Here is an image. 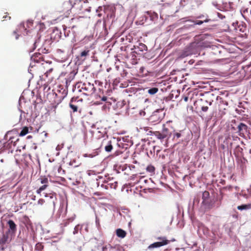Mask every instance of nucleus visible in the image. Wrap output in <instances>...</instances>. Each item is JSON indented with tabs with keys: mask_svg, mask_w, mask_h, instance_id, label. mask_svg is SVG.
Returning <instances> with one entry per match:
<instances>
[{
	"mask_svg": "<svg viewBox=\"0 0 251 251\" xmlns=\"http://www.w3.org/2000/svg\"><path fill=\"white\" fill-rule=\"evenodd\" d=\"M46 200L40 199L37 202L38 205L43 206V209L46 211L54 212L55 209V203L57 199L55 193L45 195Z\"/></svg>",
	"mask_w": 251,
	"mask_h": 251,
	"instance_id": "nucleus-1",
	"label": "nucleus"
},
{
	"mask_svg": "<svg viewBox=\"0 0 251 251\" xmlns=\"http://www.w3.org/2000/svg\"><path fill=\"white\" fill-rule=\"evenodd\" d=\"M214 96L213 94L208 93L196 102L199 103L202 111L206 112L208 109V105H211L213 101V98Z\"/></svg>",
	"mask_w": 251,
	"mask_h": 251,
	"instance_id": "nucleus-2",
	"label": "nucleus"
},
{
	"mask_svg": "<svg viewBox=\"0 0 251 251\" xmlns=\"http://www.w3.org/2000/svg\"><path fill=\"white\" fill-rule=\"evenodd\" d=\"M80 91H82L84 95L90 96L95 93L96 88L94 84L90 82H85L82 85Z\"/></svg>",
	"mask_w": 251,
	"mask_h": 251,
	"instance_id": "nucleus-3",
	"label": "nucleus"
},
{
	"mask_svg": "<svg viewBox=\"0 0 251 251\" xmlns=\"http://www.w3.org/2000/svg\"><path fill=\"white\" fill-rule=\"evenodd\" d=\"M73 7L72 3L70 1H65L59 8V12L63 14L65 17H68Z\"/></svg>",
	"mask_w": 251,
	"mask_h": 251,
	"instance_id": "nucleus-4",
	"label": "nucleus"
},
{
	"mask_svg": "<svg viewBox=\"0 0 251 251\" xmlns=\"http://www.w3.org/2000/svg\"><path fill=\"white\" fill-rule=\"evenodd\" d=\"M172 121H168L166 122V124H164L163 126L162 132L167 138V140L171 137L173 133V129L172 128V127L170 125Z\"/></svg>",
	"mask_w": 251,
	"mask_h": 251,
	"instance_id": "nucleus-5",
	"label": "nucleus"
},
{
	"mask_svg": "<svg viewBox=\"0 0 251 251\" xmlns=\"http://www.w3.org/2000/svg\"><path fill=\"white\" fill-rule=\"evenodd\" d=\"M54 93L60 99H63L67 95L68 91L63 86L59 85L54 90Z\"/></svg>",
	"mask_w": 251,
	"mask_h": 251,
	"instance_id": "nucleus-6",
	"label": "nucleus"
},
{
	"mask_svg": "<svg viewBox=\"0 0 251 251\" xmlns=\"http://www.w3.org/2000/svg\"><path fill=\"white\" fill-rule=\"evenodd\" d=\"M10 232V230H7L5 233H3L0 238V248L1 250H4L5 245L9 242V235Z\"/></svg>",
	"mask_w": 251,
	"mask_h": 251,
	"instance_id": "nucleus-7",
	"label": "nucleus"
},
{
	"mask_svg": "<svg viewBox=\"0 0 251 251\" xmlns=\"http://www.w3.org/2000/svg\"><path fill=\"white\" fill-rule=\"evenodd\" d=\"M26 44L27 46H30L29 50L30 51H33L37 47L38 42L35 38L27 37L26 39Z\"/></svg>",
	"mask_w": 251,
	"mask_h": 251,
	"instance_id": "nucleus-8",
	"label": "nucleus"
},
{
	"mask_svg": "<svg viewBox=\"0 0 251 251\" xmlns=\"http://www.w3.org/2000/svg\"><path fill=\"white\" fill-rule=\"evenodd\" d=\"M163 109L157 110L154 111L151 116V120L152 122H159L163 117L162 114H160V112H163ZM163 115H164V114L163 113Z\"/></svg>",
	"mask_w": 251,
	"mask_h": 251,
	"instance_id": "nucleus-9",
	"label": "nucleus"
},
{
	"mask_svg": "<svg viewBox=\"0 0 251 251\" xmlns=\"http://www.w3.org/2000/svg\"><path fill=\"white\" fill-rule=\"evenodd\" d=\"M147 46L142 43H138V45H135L134 46V49L135 50L134 51H132V52H135L136 54H142V52L144 51H146L147 50ZM133 50V49H132V50Z\"/></svg>",
	"mask_w": 251,
	"mask_h": 251,
	"instance_id": "nucleus-10",
	"label": "nucleus"
},
{
	"mask_svg": "<svg viewBox=\"0 0 251 251\" xmlns=\"http://www.w3.org/2000/svg\"><path fill=\"white\" fill-rule=\"evenodd\" d=\"M237 129L239 135L241 136H243L247 133L248 126L246 124L241 123L238 125Z\"/></svg>",
	"mask_w": 251,
	"mask_h": 251,
	"instance_id": "nucleus-11",
	"label": "nucleus"
},
{
	"mask_svg": "<svg viewBox=\"0 0 251 251\" xmlns=\"http://www.w3.org/2000/svg\"><path fill=\"white\" fill-rule=\"evenodd\" d=\"M158 239L161 240L162 241L161 242H157L152 244L149 247V248H158L167 245L169 243V241L167 240L165 237H159L158 238Z\"/></svg>",
	"mask_w": 251,
	"mask_h": 251,
	"instance_id": "nucleus-12",
	"label": "nucleus"
},
{
	"mask_svg": "<svg viewBox=\"0 0 251 251\" xmlns=\"http://www.w3.org/2000/svg\"><path fill=\"white\" fill-rule=\"evenodd\" d=\"M173 132V140L175 141H178V140L183 136V130L176 131L173 127H172Z\"/></svg>",
	"mask_w": 251,
	"mask_h": 251,
	"instance_id": "nucleus-13",
	"label": "nucleus"
},
{
	"mask_svg": "<svg viewBox=\"0 0 251 251\" xmlns=\"http://www.w3.org/2000/svg\"><path fill=\"white\" fill-rule=\"evenodd\" d=\"M102 251H122V249L119 246L112 247L108 244L102 248Z\"/></svg>",
	"mask_w": 251,
	"mask_h": 251,
	"instance_id": "nucleus-14",
	"label": "nucleus"
},
{
	"mask_svg": "<svg viewBox=\"0 0 251 251\" xmlns=\"http://www.w3.org/2000/svg\"><path fill=\"white\" fill-rule=\"evenodd\" d=\"M209 197V192H208L207 191H205L202 193V203L203 205H206L208 208H210V204H208V200Z\"/></svg>",
	"mask_w": 251,
	"mask_h": 251,
	"instance_id": "nucleus-15",
	"label": "nucleus"
},
{
	"mask_svg": "<svg viewBox=\"0 0 251 251\" xmlns=\"http://www.w3.org/2000/svg\"><path fill=\"white\" fill-rule=\"evenodd\" d=\"M89 52L90 50L88 48H87L80 53L79 55L77 57L79 59L84 60L86 57L89 55Z\"/></svg>",
	"mask_w": 251,
	"mask_h": 251,
	"instance_id": "nucleus-16",
	"label": "nucleus"
},
{
	"mask_svg": "<svg viewBox=\"0 0 251 251\" xmlns=\"http://www.w3.org/2000/svg\"><path fill=\"white\" fill-rule=\"evenodd\" d=\"M9 226L10 231L12 233H15L17 230V226L14 221L12 220H9L7 223Z\"/></svg>",
	"mask_w": 251,
	"mask_h": 251,
	"instance_id": "nucleus-17",
	"label": "nucleus"
},
{
	"mask_svg": "<svg viewBox=\"0 0 251 251\" xmlns=\"http://www.w3.org/2000/svg\"><path fill=\"white\" fill-rule=\"evenodd\" d=\"M83 101L82 99H79L78 97H73L71 99L70 103H72L75 105H79L80 107V102Z\"/></svg>",
	"mask_w": 251,
	"mask_h": 251,
	"instance_id": "nucleus-18",
	"label": "nucleus"
},
{
	"mask_svg": "<svg viewBox=\"0 0 251 251\" xmlns=\"http://www.w3.org/2000/svg\"><path fill=\"white\" fill-rule=\"evenodd\" d=\"M116 235L118 237L124 238L126 235V232L121 228H118L116 230Z\"/></svg>",
	"mask_w": 251,
	"mask_h": 251,
	"instance_id": "nucleus-19",
	"label": "nucleus"
},
{
	"mask_svg": "<svg viewBox=\"0 0 251 251\" xmlns=\"http://www.w3.org/2000/svg\"><path fill=\"white\" fill-rule=\"evenodd\" d=\"M153 135L158 139L160 140H163L164 139L166 138L165 136L164 135L163 133L160 131H154L153 132Z\"/></svg>",
	"mask_w": 251,
	"mask_h": 251,
	"instance_id": "nucleus-20",
	"label": "nucleus"
},
{
	"mask_svg": "<svg viewBox=\"0 0 251 251\" xmlns=\"http://www.w3.org/2000/svg\"><path fill=\"white\" fill-rule=\"evenodd\" d=\"M237 209L239 210H247L251 209V203L247 204H242L237 206Z\"/></svg>",
	"mask_w": 251,
	"mask_h": 251,
	"instance_id": "nucleus-21",
	"label": "nucleus"
},
{
	"mask_svg": "<svg viewBox=\"0 0 251 251\" xmlns=\"http://www.w3.org/2000/svg\"><path fill=\"white\" fill-rule=\"evenodd\" d=\"M107 183L106 189H108V186H109L110 188L114 189H116L118 186V182L117 181H114V182H109V181H107Z\"/></svg>",
	"mask_w": 251,
	"mask_h": 251,
	"instance_id": "nucleus-22",
	"label": "nucleus"
},
{
	"mask_svg": "<svg viewBox=\"0 0 251 251\" xmlns=\"http://www.w3.org/2000/svg\"><path fill=\"white\" fill-rule=\"evenodd\" d=\"M112 149L113 147L112 145L111 141H109L107 144L104 147L105 151L107 152H110L112 151Z\"/></svg>",
	"mask_w": 251,
	"mask_h": 251,
	"instance_id": "nucleus-23",
	"label": "nucleus"
},
{
	"mask_svg": "<svg viewBox=\"0 0 251 251\" xmlns=\"http://www.w3.org/2000/svg\"><path fill=\"white\" fill-rule=\"evenodd\" d=\"M48 186L49 183L43 184L42 186H41L36 190V193L38 194H40L41 192L45 190Z\"/></svg>",
	"mask_w": 251,
	"mask_h": 251,
	"instance_id": "nucleus-24",
	"label": "nucleus"
},
{
	"mask_svg": "<svg viewBox=\"0 0 251 251\" xmlns=\"http://www.w3.org/2000/svg\"><path fill=\"white\" fill-rule=\"evenodd\" d=\"M38 180L40 181V183L42 184L49 183V179L45 176H41Z\"/></svg>",
	"mask_w": 251,
	"mask_h": 251,
	"instance_id": "nucleus-25",
	"label": "nucleus"
},
{
	"mask_svg": "<svg viewBox=\"0 0 251 251\" xmlns=\"http://www.w3.org/2000/svg\"><path fill=\"white\" fill-rule=\"evenodd\" d=\"M29 132L28 127L27 126H25L22 129L21 132L19 134V135L21 136H23L27 134Z\"/></svg>",
	"mask_w": 251,
	"mask_h": 251,
	"instance_id": "nucleus-26",
	"label": "nucleus"
},
{
	"mask_svg": "<svg viewBox=\"0 0 251 251\" xmlns=\"http://www.w3.org/2000/svg\"><path fill=\"white\" fill-rule=\"evenodd\" d=\"M81 164V163L79 162L78 161L77 162L75 159H74L73 160L70 161L69 163V165L70 166H73L74 168L78 167Z\"/></svg>",
	"mask_w": 251,
	"mask_h": 251,
	"instance_id": "nucleus-27",
	"label": "nucleus"
},
{
	"mask_svg": "<svg viewBox=\"0 0 251 251\" xmlns=\"http://www.w3.org/2000/svg\"><path fill=\"white\" fill-rule=\"evenodd\" d=\"M158 91V89L156 87L151 88L148 90V93L151 95H153Z\"/></svg>",
	"mask_w": 251,
	"mask_h": 251,
	"instance_id": "nucleus-28",
	"label": "nucleus"
},
{
	"mask_svg": "<svg viewBox=\"0 0 251 251\" xmlns=\"http://www.w3.org/2000/svg\"><path fill=\"white\" fill-rule=\"evenodd\" d=\"M63 32H64L65 36H66V37L69 36V33L70 32L69 28H68L65 25H63Z\"/></svg>",
	"mask_w": 251,
	"mask_h": 251,
	"instance_id": "nucleus-29",
	"label": "nucleus"
},
{
	"mask_svg": "<svg viewBox=\"0 0 251 251\" xmlns=\"http://www.w3.org/2000/svg\"><path fill=\"white\" fill-rule=\"evenodd\" d=\"M69 106L73 110V112H77L79 108V105H75L71 103H69Z\"/></svg>",
	"mask_w": 251,
	"mask_h": 251,
	"instance_id": "nucleus-30",
	"label": "nucleus"
},
{
	"mask_svg": "<svg viewBox=\"0 0 251 251\" xmlns=\"http://www.w3.org/2000/svg\"><path fill=\"white\" fill-rule=\"evenodd\" d=\"M146 170L151 173H154L155 168L152 165H150L147 167Z\"/></svg>",
	"mask_w": 251,
	"mask_h": 251,
	"instance_id": "nucleus-31",
	"label": "nucleus"
},
{
	"mask_svg": "<svg viewBox=\"0 0 251 251\" xmlns=\"http://www.w3.org/2000/svg\"><path fill=\"white\" fill-rule=\"evenodd\" d=\"M209 21V19H208L207 18H205V19H203V20H197L195 22V24L196 25H201L204 22H208Z\"/></svg>",
	"mask_w": 251,
	"mask_h": 251,
	"instance_id": "nucleus-32",
	"label": "nucleus"
},
{
	"mask_svg": "<svg viewBox=\"0 0 251 251\" xmlns=\"http://www.w3.org/2000/svg\"><path fill=\"white\" fill-rule=\"evenodd\" d=\"M44 246L43 245L40 243H38L35 245V250L38 251H40L42 249H43Z\"/></svg>",
	"mask_w": 251,
	"mask_h": 251,
	"instance_id": "nucleus-33",
	"label": "nucleus"
},
{
	"mask_svg": "<svg viewBox=\"0 0 251 251\" xmlns=\"http://www.w3.org/2000/svg\"><path fill=\"white\" fill-rule=\"evenodd\" d=\"M81 228V226L79 225H76L75 227V228H74V231H73V234H76L78 233V231L79 230H80Z\"/></svg>",
	"mask_w": 251,
	"mask_h": 251,
	"instance_id": "nucleus-34",
	"label": "nucleus"
},
{
	"mask_svg": "<svg viewBox=\"0 0 251 251\" xmlns=\"http://www.w3.org/2000/svg\"><path fill=\"white\" fill-rule=\"evenodd\" d=\"M232 189H233V187L231 185L226 186L222 188V190L224 191H231L232 190Z\"/></svg>",
	"mask_w": 251,
	"mask_h": 251,
	"instance_id": "nucleus-35",
	"label": "nucleus"
},
{
	"mask_svg": "<svg viewBox=\"0 0 251 251\" xmlns=\"http://www.w3.org/2000/svg\"><path fill=\"white\" fill-rule=\"evenodd\" d=\"M96 153L94 152L93 153H85L83 155V156L85 157H90L93 158L96 156Z\"/></svg>",
	"mask_w": 251,
	"mask_h": 251,
	"instance_id": "nucleus-36",
	"label": "nucleus"
},
{
	"mask_svg": "<svg viewBox=\"0 0 251 251\" xmlns=\"http://www.w3.org/2000/svg\"><path fill=\"white\" fill-rule=\"evenodd\" d=\"M73 221L72 219H67L64 221H63V222L61 224V225L62 226H67L70 222H71L72 221Z\"/></svg>",
	"mask_w": 251,
	"mask_h": 251,
	"instance_id": "nucleus-37",
	"label": "nucleus"
},
{
	"mask_svg": "<svg viewBox=\"0 0 251 251\" xmlns=\"http://www.w3.org/2000/svg\"><path fill=\"white\" fill-rule=\"evenodd\" d=\"M5 14L6 15H4V16H3V18H2L4 19L3 20H7V19H8V20H10L11 17H10V16H8V15H7L8 13H5Z\"/></svg>",
	"mask_w": 251,
	"mask_h": 251,
	"instance_id": "nucleus-38",
	"label": "nucleus"
},
{
	"mask_svg": "<svg viewBox=\"0 0 251 251\" xmlns=\"http://www.w3.org/2000/svg\"><path fill=\"white\" fill-rule=\"evenodd\" d=\"M243 150V149L240 147L239 146H237L235 149V151H241Z\"/></svg>",
	"mask_w": 251,
	"mask_h": 251,
	"instance_id": "nucleus-39",
	"label": "nucleus"
},
{
	"mask_svg": "<svg viewBox=\"0 0 251 251\" xmlns=\"http://www.w3.org/2000/svg\"><path fill=\"white\" fill-rule=\"evenodd\" d=\"M220 197H224V191H223L222 189H221L220 192Z\"/></svg>",
	"mask_w": 251,
	"mask_h": 251,
	"instance_id": "nucleus-40",
	"label": "nucleus"
},
{
	"mask_svg": "<svg viewBox=\"0 0 251 251\" xmlns=\"http://www.w3.org/2000/svg\"><path fill=\"white\" fill-rule=\"evenodd\" d=\"M52 71V69H50V70H49V71H47V72L45 73V75H46V76H48V74H49L50 72H51Z\"/></svg>",
	"mask_w": 251,
	"mask_h": 251,
	"instance_id": "nucleus-41",
	"label": "nucleus"
},
{
	"mask_svg": "<svg viewBox=\"0 0 251 251\" xmlns=\"http://www.w3.org/2000/svg\"><path fill=\"white\" fill-rule=\"evenodd\" d=\"M198 18L202 19V20L205 19L204 18V16H203V15L200 16L198 17Z\"/></svg>",
	"mask_w": 251,
	"mask_h": 251,
	"instance_id": "nucleus-42",
	"label": "nucleus"
},
{
	"mask_svg": "<svg viewBox=\"0 0 251 251\" xmlns=\"http://www.w3.org/2000/svg\"><path fill=\"white\" fill-rule=\"evenodd\" d=\"M61 170H62V172H64V173L65 172V171H64V170H62V168H61V167H59V168H58V172H59V173H60V172Z\"/></svg>",
	"mask_w": 251,
	"mask_h": 251,
	"instance_id": "nucleus-43",
	"label": "nucleus"
},
{
	"mask_svg": "<svg viewBox=\"0 0 251 251\" xmlns=\"http://www.w3.org/2000/svg\"><path fill=\"white\" fill-rule=\"evenodd\" d=\"M188 100V98L187 97H185L184 98V100L185 101H186V102Z\"/></svg>",
	"mask_w": 251,
	"mask_h": 251,
	"instance_id": "nucleus-44",
	"label": "nucleus"
},
{
	"mask_svg": "<svg viewBox=\"0 0 251 251\" xmlns=\"http://www.w3.org/2000/svg\"><path fill=\"white\" fill-rule=\"evenodd\" d=\"M223 199V197H220L219 198V201L221 202L222 200Z\"/></svg>",
	"mask_w": 251,
	"mask_h": 251,
	"instance_id": "nucleus-45",
	"label": "nucleus"
},
{
	"mask_svg": "<svg viewBox=\"0 0 251 251\" xmlns=\"http://www.w3.org/2000/svg\"><path fill=\"white\" fill-rule=\"evenodd\" d=\"M60 149V146L58 145L56 147V150L59 151Z\"/></svg>",
	"mask_w": 251,
	"mask_h": 251,
	"instance_id": "nucleus-46",
	"label": "nucleus"
},
{
	"mask_svg": "<svg viewBox=\"0 0 251 251\" xmlns=\"http://www.w3.org/2000/svg\"><path fill=\"white\" fill-rule=\"evenodd\" d=\"M219 99H220V100H221V99H222V98H220V97L218 96V97H217V100H219Z\"/></svg>",
	"mask_w": 251,
	"mask_h": 251,
	"instance_id": "nucleus-47",
	"label": "nucleus"
},
{
	"mask_svg": "<svg viewBox=\"0 0 251 251\" xmlns=\"http://www.w3.org/2000/svg\"><path fill=\"white\" fill-rule=\"evenodd\" d=\"M32 138V136H30V135H29V136H27V138H28V139L29 138Z\"/></svg>",
	"mask_w": 251,
	"mask_h": 251,
	"instance_id": "nucleus-48",
	"label": "nucleus"
},
{
	"mask_svg": "<svg viewBox=\"0 0 251 251\" xmlns=\"http://www.w3.org/2000/svg\"><path fill=\"white\" fill-rule=\"evenodd\" d=\"M250 153L251 154V150H250Z\"/></svg>",
	"mask_w": 251,
	"mask_h": 251,
	"instance_id": "nucleus-49",
	"label": "nucleus"
}]
</instances>
